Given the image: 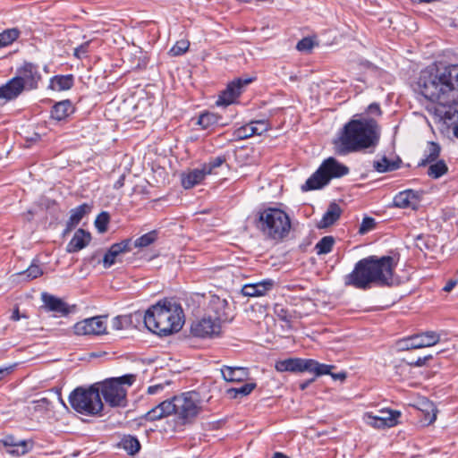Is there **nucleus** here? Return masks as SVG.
I'll return each instance as SVG.
<instances>
[{"label": "nucleus", "mask_w": 458, "mask_h": 458, "mask_svg": "<svg viewBox=\"0 0 458 458\" xmlns=\"http://www.w3.org/2000/svg\"><path fill=\"white\" fill-rule=\"evenodd\" d=\"M441 148L434 141H428L424 151V158L419 163L420 166H425L437 160Z\"/></svg>", "instance_id": "nucleus-29"}, {"label": "nucleus", "mask_w": 458, "mask_h": 458, "mask_svg": "<svg viewBox=\"0 0 458 458\" xmlns=\"http://www.w3.org/2000/svg\"><path fill=\"white\" fill-rule=\"evenodd\" d=\"M223 378L227 382H242L249 377V372L243 367L223 366L220 369Z\"/></svg>", "instance_id": "nucleus-21"}, {"label": "nucleus", "mask_w": 458, "mask_h": 458, "mask_svg": "<svg viewBox=\"0 0 458 458\" xmlns=\"http://www.w3.org/2000/svg\"><path fill=\"white\" fill-rule=\"evenodd\" d=\"M33 447V442L31 440L18 441L15 447L7 449V452L13 455H24L28 454Z\"/></svg>", "instance_id": "nucleus-41"}, {"label": "nucleus", "mask_w": 458, "mask_h": 458, "mask_svg": "<svg viewBox=\"0 0 458 458\" xmlns=\"http://www.w3.org/2000/svg\"><path fill=\"white\" fill-rule=\"evenodd\" d=\"M275 285L272 279L262 280L254 284H244L242 288V293L248 297H259L266 295Z\"/></svg>", "instance_id": "nucleus-18"}, {"label": "nucleus", "mask_w": 458, "mask_h": 458, "mask_svg": "<svg viewBox=\"0 0 458 458\" xmlns=\"http://www.w3.org/2000/svg\"><path fill=\"white\" fill-rule=\"evenodd\" d=\"M69 402L73 410L84 415H97L103 409L99 388L96 386L77 387L71 393Z\"/></svg>", "instance_id": "nucleus-7"}, {"label": "nucleus", "mask_w": 458, "mask_h": 458, "mask_svg": "<svg viewBox=\"0 0 458 458\" xmlns=\"http://www.w3.org/2000/svg\"><path fill=\"white\" fill-rule=\"evenodd\" d=\"M376 226V221L372 217L366 216L362 219V222L359 228V233L365 234L368 232L373 230Z\"/></svg>", "instance_id": "nucleus-50"}, {"label": "nucleus", "mask_w": 458, "mask_h": 458, "mask_svg": "<svg viewBox=\"0 0 458 458\" xmlns=\"http://www.w3.org/2000/svg\"><path fill=\"white\" fill-rule=\"evenodd\" d=\"M349 168L335 157L325 159L318 170L301 186L302 191H314L327 185L331 179L349 174Z\"/></svg>", "instance_id": "nucleus-6"}, {"label": "nucleus", "mask_w": 458, "mask_h": 458, "mask_svg": "<svg viewBox=\"0 0 458 458\" xmlns=\"http://www.w3.org/2000/svg\"><path fill=\"white\" fill-rule=\"evenodd\" d=\"M314 381V378H311L310 380L303 381L300 384V388L301 390L306 389L312 382Z\"/></svg>", "instance_id": "nucleus-63"}, {"label": "nucleus", "mask_w": 458, "mask_h": 458, "mask_svg": "<svg viewBox=\"0 0 458 458\" xmlns=\"http://www.w3.org/2000/svg\"><path fill=\"white\" fill-rule=\"evenodd\" d=\"M208 310L215 314L214 319L217 320L220 324L221 321H225L230 318L229 305L225 299H222L216 295L211 296Z\"/></svg>", "instance_id": "nucleus-17"}, {"label": "nucleus", "mask_w": 458, "mask_h": 458, "mask_svg": "<svg viewBox=\"0 0 458 458\" xmlns=\"http://www.w3.org/2000/svg\"><path fill=\"white\" fill-rule=\"evenodd\" d=\"M416 199V192L406 190L399 192L394 198V206L399 208H406L411 206L412 199Z\"/></svg>", "instance_id": "nucleus-31"}, {"label": "nucleus", "mask_w": 458, "mask_h": 458, "mask_svg": "<svg viewBox=\"0 0 458 458\" xmlns=\"http://www.w3.org/2000/svg\"><path fill=\"white\" fill-rule=\"evenodd\" d=\"M74 84L72 74L55 75L50 79L49 89L62 91L70 89Z\"/></svg>", "instance_id": "nucleus-25"}, {"label": "nucleus", "mask_w": 458, "mask_h": 458, "mask_svg": "<svg viewBox=\"0 0 458 458\" xmlns=\"http://www.w3.org/2000/svg\"><path fill=\"white\" fill-rule=\"evenodd\" d=\"M13 368V366H9V367L0 369V379H2L4 375L10 373L12 371Z\"/></svg>", "instance_id": "nucleus-60"}, {"label": "nucleus", "mask_w": 458, "mask_h": 458, "mask_svg": "<svg viewBox=\"0 0 458 458\" xmlns=\"http://www.w3.org/2000/svg\"><path fill=\"white\" fill-rule=\"evenodd\" d=\"M118 446L123 449L129 455H135L140 450V443L136 437L124 435Z\"/></svg>", "instance_id": "nucleus-30"}, {"label": "nucleus", "mask_w": 458, "mask_h": 458, "mask_svg": "<svg viewBox=\"0 0 458 458\" xmlns=\"http://www.w3.org/2000/svg\"><path fill=\"white\" fill-rule=\"evenodd\" d=\"M341 216V208L336 203H331L318 223L319 228H326L332 225Z\"/></svg>", "instance_id": "nucleus-28"}, {"label": "nucleus", "mask_w": 458, "mask_h": 458, "mask_svg": "<svg viewBox=\"0 0 458 458\" xmlns=\"http://www.w3.org/2000/svg\"><path fill=\"white\" fill-rule=\"evenodd\" d=\"M440 334L435 331H425L420 334L411 335L400 342V347L403 350L420 349L431 347L440 342Z\"/></svg>", "instance_id": "nucleus-11"}, {"label": "nucleus", "mask_w": 458, "mask_h": 458, "mask_svg": "<svg viewBox=\"0 0 458 458\" xmlns=\"http://www.w3.org/2000/svg\"><path fill=\"white\" fill-rule=\"evenodd\" d=\"M400 160L393 161L389 160L386 157H383L380 160L373 162L374 169L378 173L392 172L400 167Z\"/></svg>", "instance_id": "nucleus-32"}, {"label": "nucleus", "mask_w": 458, "mask_h": 458, "mask_svg": "<svg viewBox=\"0 0 458 458\" xmlns=\"http://www.w3.org/2000/svg\"><path fill=\"white\" fill-rule=\"evenodd\" d=\"M225 162V157L223 156L216 157L202 165L207 174H211L214 170L221 166Z\"/></svg>", "instance_id": "nucleus-46"}, {"label": "nucleus", "mask_w": 458, "mask_h": 458, "mask_svg": "<svg viewBox=\"0 0 458 458\" xmlns=\"http://www.w3.org/2000/svg\"><path fill=\"white\" fill-rule=\"evenodd\" d=\"M183 310L180 304L164 300L151 306L144 315L146 327L158 335H168L182 327Z\"/></svg>", "instance_id": "nucleus-4"}, {"label": "nucleus", "mask_w": 458, "mask_h": 458, "mask_svg": "<svg viewBox=\"0 0 458 458\" xmlns=\"http://www.w3.org/2000/svg\"><path fill=\"white\" fill-rule=\"evenodd\" d=\"M20 36L18 29H7L0 33V48L4 47L15 41Z\"/></svg>", "instance_id": "nucleus-39"}, {"label": "nucleus", "mask_w": 458, "mask_h": 458, "mask_svg": "<svg viewBox=\"0 0 458 458\" xmlns=\"http://www.w3.org/2000/svg\"><path fill=\"white\" fill-rule=\"evenodd\" d=\"M420 405V410L424 413V422L427 425H430L437 420V410L434 403L428 400L422 401Z\"/></svg>", "instance_id": "nucleus-33"}, {"label": "nucleus", "mask_w": 458, "mask_h": 458, "mask_svg": "<svg viewBox=\"0 0 458 458\" xmlns=\"http://www.w3.org/2000/svg\"><path fill=\"white\" fill-rule=\"evenodd\" d=\"M23 86L18 79L13 77L8 81L4 85L0 87V99L11 101L18 98L23 91Z\"/></svg>", "instance_id": "nucleus-20"}, {"label": "nucleus", "mask_w": 458, "mask_h": 458, "mask_svg": "<svg viewBox=\"0 0 458 458\" xmlns=\"http://www.w3.org/2000/svg\"><path fill=\"white\" fill-rule=\"evenodd\" d=\"M255 383H246L240 387H233L226 391L227 395L232 399L249 395L256 387Z\"/></svg>", "instance_id": "nucleus-34"}, {"label": "nucleus", "mask_w": 458, "mask_h": 458, "mask_svg": "<svg viewBox=\"0 0 458 458\" xmlns=\"http://www.w3.org/2000/svg\"><path fill=\"white\" fill-rule=\"evenodd\" d=\"M90 233L83 229H78L70 242L67 244L66 250L70 253L78 252L85 248L90 242Z\"/></svg>", "instance_id": "nucleus-23"}, {"label": "nucleus", "mask_w": 458, "mask_h": 458, "mask_svg": "<svg viewBox=\"0 0 458 458\" xmlns=\"http://www.w3.org/2000/svg\"><path fill=\"white\" fill-rule=\"evenodd\" d=\"M113 327L116 330H120L123 328L121 318L119 317H116L113 320Z\"/></svg>", "instance_id": "nucleus-59"}, {"label": "nucleus", "mask_w": 458, "mask_h": 458, "mask_svg": "<svg viewBox=\"0 0 458 458\" xmlns=\"http://www.w3.org/2000/svg\"><path fill=\"white\" fill-rule=\"evenodd\" d=\"M43 274L42 268L36 264H31L25 271L20 273V276H26L28 280L38 278Z\"/></svg>", "instance_id": "nucleus-48"}, {"label": "nucleus", "mask_w": 458, "mask_h": 458, "mask_svg": "<svg viewBox=\"0 0 458 458\" xmlns=\"http://www.w3.org/2000/svg\"><path fill=\"white\" fill-rule=\"evenodd\" d=\"M363 420L368 425L375 428H388L385 425L383 419L378 417L377 414H373V412H366L363 416Z\"/></svg>", "instance_id": "nucleus-43"}, {"label": "nucleus", "mask_w": 458, "mask_h": 458, "mask_svg": "<svg viewBox=\"0 0 458 458\" xmlns=\"http://www.w3.org/2000/svg\"><path fill=\"white\" fill-rule=\"evenodd\" d=\"M201 411L199 394L195 391L185 392L167 399L145 414V420L155 421L174 416L176 424H191Z\"/></svg>", "instance_id": "nucleus-3"}, {"label": "nucleus", "mask_w": 458, "mask_h": 458, "mask_svg": "<svg viewBox=\"0 0 458 458\" xmlns=\"http://www.w3.org/2000/svg\"><path fill=\"white\" fill-rule=\"evenodd\" d=\"M73 112V106L70 100H63L56 103L51 111V117L57 121H62Z\"/></svg>", "instance_id": "nucleus-26"}, {"label": "nucleus", "mask_w": 458, "mask_h": 458, "mask_svg": "<svg viewBox=\"0 0 458 458\" xmlns=\"http://www.w3.org/2000/svg\"><path fill=\"white\" fill-rule=\"evenodd\" d=\"M42 301L44 302L45 308L49 311H54L61 315H66L69 313L67 304L54 295L43 293L41 295Z\"/></svg>", "instance_id": "nucleus-22"}, {"label": "nucleus", "mask_w": 458, "mask_h": 458, "mask_svg": "<svg viewBox=\"0 0 458 458\" xmlns=\"http://www.w3.org/2000/svg\"><path fill=\"white\" fill-rule=\"evenodd\" d=\"M18 441L19 440L14 437L7 436L4 437V439H3V444L7 449H11L12 447H15Z\"/></svg>", "instance_id": "nucleus-56"}, {"label": "nucleus", "mask_w": 458, "mask_h": 458, "mask_svg": "<svg viewBox=\"0 0 458 458\" xmlns=\"http://www.w3.org/2000/svg\"><path fill=\"white\" fill-rule=\"evenodd\" d=\"M191 332L200 338L216 336L221 332V324L209 315L204 316L191 324Z\"/></svg>", "instance_id": "nucleus-13"}, {"label": "nucleus", "mask_w": 458, "mask_h": 458, "mask_svg": "<svg viewBox=\"0 0 458 458\" xmlns=\"http://www.w3.org/2000/svg\"><path fill=\"white\" fill-rule=\"evenodd\" d=\"M170 385V382L165 381L164 383L153 385L148 387L147 393L148 394H157L164 391V389Z\"/></svg>", "instance_id": "nucleus-53"}, {"label": "nucleus", "mask_w": 458, "mask_h": 458, "mask_svg": "<svg viewBox=\"0 0 458 458\" xmlns=\"http://www.w3.org/2000/svg\"><path fill=\"white\" fill-rule=\"evenodd\" d=\"M415 90L427 100L437 103L428 107L436 123L451 125L458 123V64L430 65L423 69Z\"/></svg>", "instance_id": "nucleus-1"}, {"label": "nucleus", "mask_w": 458, "mask_h": 458, "mask_svg": "<svg viewBox=\"0 0 458 458\" xmlns=\"http://www.w3.org/2000/svg\"><path fill=\"white\" fill-rule=\"evenodd\" d=\"M21 318H25V315H21L19 312V309L16 308L11 316V319L13 321H18Z\"/></svg>", "instance_id": "nucleus-58"}, {"label": "nucleus", "mask_w": 458, "mask_h": 458, "mask_svg": "<svg viewBox=\"0 0 458 458\" xmlns=\"http://www.w3.org/2000/svg\"><path fill=\"white\" fill-rule=\"evenodd\" d=\"M109 215L107 212H101L95 220V226L99 233H105L107 230L109 223Z\"/></svg>", "instance_id": "nucleus-47"}, {"label": "nucleus", "mask_w": 458, "mask_h": 458, "mask_svg": "<svg viewBox=\"0 0 458 458\" xmlns=\"http://www.w3.org/2000/svg\"><path fill=\"white\" fill-rule=\"evenodd\" d=\"M190 43L187 40H180L170 49V53L174 56L184 54L189 48Z\"/></svg>", "instance_id": "nucleus-49"}, {"label": "nucleus", "mask_w": 458, "mask_h": 458, "mask_svg": "<svg viewBox=\"0 0 458 458\" xmlns=\"http://www.w3.org/2000/svg\"><path fill=\"white\" fill-rule=\"evenodd\" d=\"M136 380V376L127 374L119 377H112L102 383L99 393L105 401L112 407H124L126 405L127 390L123 386H131Z\"/></svg>", "instance_id": "nucleus-8"}, {"label": "nucleus", "mask_w": 458, "mask_h": 458, "mask_svg": "<svg viewBox=\"0 0 458 458\" xmlns=\"http://www.w3.org/2000/svg\"><path fill=\"white\" fill-rule=\"evenodd\" d=\"M308 359L290 358L276 363V369L279 372H303L307 371Z\"/></svg>", "instance_id": "nucleus-19"}, {"label": "nucleus", "mask_w": 458, "mask_h": 458, "mask_svg": "<svg viewBox=\"0 0 458 458\" xmlns=\"http://www.w3.org/2000/svg\"><path fill=\"white\" fill-rule=\"evenodd\" d=\"M316 45L311 38H304L297 43L296 48L301 52L309 53Z\"/></svg>", "instance_id": "nucleus-51"}, {"label": "nucleus", "mask_w": 458, "mask_h": 458, "mask_svg": "<svg viewBox=\"0 0 458 458\" xmlns=\"http://www.w3.org/2000/svg\"><path fill=\"white\" fill-rule=\"evenodd\" d=\"M89 46V42H85L80 45L78 47L74 49V56H76L79 59L85 57L88 53Z\"/></svg>", "instance_id": "nucleus-54"}, {"label": "nucleus", "mask_w": 458, "mask_h": 458, "mask_svg": "<svg viewBox=\"0 0 458 458\" xmlns=\"http://www.w3.org/2000/svg\"><path fill=\"white\" fill-rule=\"evenodd\" d=\"M376 285L390 286L397 262L391 256H369Z\"/></svg>", "instance_id": "nucleus-10"}, {"label": "nucleus", "mask_w": 458, "mask_h": 458, "mask_svg": "<svg viewBox=\"0 0 458 458\" xmlns=\"http://www.w3.org/2000/svg\"><path fill=\"white\" fill-rule=\"evenodd\" d=\"M250 80L242 81L237 80L229 83L225 90L221 92L218 99L216 101V106H229L233 104L235 99L241 95L242 87L247 85Z\"/></svg>", "instance_id": "nucleus-15"}, {"label": "nucleus", "mask_w": 458, "mask_h": 458, "mask_svg": "<svg viewBox=\"0 0 458 458\" xmlns=\"http://www.w3.org/2000/svg\"><path fill=\"white\" fill-rule=\"evenodd\" d=\"M131 245L132 242L131 239H125L121 242L112 244L103 258L104 267H110L114 265L121 254L131 250Z\"/></svg>", "instance_id": "nucleus-16"}, {"label": "nucleus", "mask_w": 458, "mask_h": 458, "mask_svg": "<svg viewBox=\"0 0 458 458\" xmlns=\"http://www.w3.org/2000/svg\"><path fill=\"white\" fill-rule=\"evenodd\" d=\"M234 136L238 140H245L255 135L251 123L245 124L234 131Z\"/></svg>", "instance_id": "nucleus-45"}, {"label": "nucleus", "mask_w": 458, "mask_h": 458, "mask_svg": "<svg viewBox=\"0 0 458 458\" xmlns=\"http://www.w3.org/2000/svg\"><path fill=\"white\" fill-rule=\"evenodd\" d=\"M307 367H309L307 371L313 372L316 376L331 374V369L334 368V366L321 364L311 359H308Z\"/></svg>", "instance_id": "nucleus-35"}, {"label": "nucleus", "mask_w": 458, "mask_h": 458, "mask_svg": "<svg viewBox=\"0 0 458 458\" xmlns=\"http://www.w3.org/2000/svg\"><path fill=\"white\" fill-rule=\"evenodd\" d=\"M250 123L253 126L255 135H261L269 129V124L265 120L252 121Z\"/></svg>", "instance_id": "nucleus-52"}, {"label": "nucleus", "mask_w": 458, "mask_h": 458, "mask_svg": "<svg viewBox=\"0 0 458 458\" xmlns=\"http://www.w3.org/2000/svg\"><path fill=\"white\" fill-rule=\"evenodd\" d=\"M380 138V128L372 118L352 119L347 123L338 140L336 152L340 155L374 148Z\"/></svg>", "instance_id": "nucleus-2"}, {"label": "nucleus", "mask_w": 458, "mask_h": 458, "mask_svg": "<svg viewBox=\"0 0 458 458\" xmlns=\"http://www.w3.org/2000/svg\"><path fill=\"white\" fill-rule=\"evenodd\" d=\"M274 313L280 320L285 322L288 327H291V322L294 316L287 308L283 304L276 303L274 306Z\"/></svg>", "instance_id": "nucleus-40"}, {"label": "nucleus", "mask_w": 458, "mask_h": 458, "mask_svg": "<svg viewBox=\"0 0 458 458\" xmlns=\"http://www.w3.org/2000/svg\"><path fill=\"white\" fill-rule=\"evenodd\" d=\"M448 172V167L444 160L431 163L428 169V175L433 179H438Z\"/></svg>", "instance_id": "nucleus-36"}, {"label": "nucleus", "mask_w": 458, "mask_h": 458, "mask_svg": "<svg viewBox=\"0 0 458 458\" xmlns=\"http://www.w3.org/2000/svg\"><path fill=\"white\" fill-rule=\"evenodd\" d=\"M156 240L157 232L151 231L136 239L133 244L135 247H147L152 244Z\"/></svg>", "instance_id": "nucleus-44"}, {"label": "nucleus", "mask_w": 458, "mask_h": 458, "mask_svg": "<svg viewBox=\"0 0 458 458\" xmlns=\"http://www.w3.org/2000/svg\"><path fill=\"white\" fill-rule=\"evenodd\" d=\"M368 112L371 114H376L377 116H380L382 112L380 109V106L377 103H372L368 106Z\"/></svg>", "instance_id": "nucleus-57"}, {"label": "nucleus", "mask_w": 458, "mask_h": 458, "mask_svg": "<svg viewBox=\"0 0 458 458\" xmlns=\"http://www.w3.org/2000/svg\"><path fill=\"white\" fill-rule=\"evenodd\" d=\"M335 240L332 236L323 237L315 246L318 254H327L332 250Z\"/></svg>", "instance_id": "nucleus-42"}, {"label": "nucleus", "mask_w": 458, "mask_h": 458, "mask_svg": "<svg viewBox=\"0 0 458 458\" xmlns=\"http://www.w3.org/2000/svg\"><path fill=\"white\" fill-rule=\"evenodd\" d=\"M344 283L345 286L360 290H368L372 284H376L369 257L355 264L353 270L344 276Z\"/></svg>", "instance_id": "nucleus-9"}, {"label": "nucleus", "mask_w": 458, "mask_h": 458, "mask_svg": "<svg viewBox=\"0 0 458 458\" xmlns=\"http://www.w3.org/2000/svg\"><path fill=\"white\" fill-rule=\"evenodd\" d=\"M207 175L203 167L190 170L182 174V185L184 189H191L200 183Z\"/></svg>", "instance_id": "nucleus-24"}, {"label": "nucleus", "mask_w": 458, "mask_h": 458, "mask_svg": "<svg viewBox=\"0 0 458 458\" xmlns=\"http://www.w3.org/2000/svg\"><path fill=\"white\" fill-rule=\"evenodd\" d=\"M432 358L433 356L431 354L424 357H420L415 361L409 362V365L413 367H422Z\"/></svg>", "instance_id": "nucleus-55"}, {"label": "nucleus", "mask_w": 458, "mask_h": 458, "mask_svg": "<svg viewBox=\"0 0 458 458\" xmlns=\"http://www.w3.org/2000/svg\"><path fill=\"white\" fill-rule=\"evenodd\" d=\"M377 415L383 419L385 425L387 427H394L398 423L401 412L393 410H380L377 411Z\"/></svg>", "instance_id": "nucleus-38"}, {"label": "nucleus", "mask_w": 458, "mask_h": 458, "mask_svg": "<svg viewBox=\"0 0 458 458\" xmlns=\"http://www.w3.org/2000/svg\"><path fill=\"white\" fill-rule=\"evenodd\" d=\"M90 207L88 204H81L78 206L77 208L71 210V216L67 222V228L65 230V233L71 231L72 228H74L80 221L83 218V216L89 212Z\"/></svg>", "instance_id": "nucleus-27"}, {"label": "nucleus", "mask_w": 458, "mask_h": 458, "mask_svg": "<svg viewBox=\"0 0 458 458\" xmlns=\"http://www.w3.org/2000/svg\"><path fill=\"white\" fill-rule=\"evenodd\" d=\"M123 184H124V175H122V176L118 179V181L114 183V187L115 189H119V188L123 187Z\"/></svg>", "instance_id": "nucleus-61"}, {"label": "nucleus", "mask_w": 458, "mask_h": 458, "mask_svg": "<svg viewBox=\"0 0 458 458\" xmlns=\"http://www.w3.org/2000/svg\"><path fill=\"white\" fill-rule=\"evenodd\" d=\"M221 117L214 113H204L198 118L197 124L202 129H208L213 125L218 124Z\"/></svg>", "instance_id": "nucleus-37"}, {"label": "nucleus", "mask_w": 458, "mask_h": 458, "mask_svg": "<svg viewBox=\"0 0 458 458\" xmlns=\"http://www.w3.org/2000/svg\"><path fill=\"white\" fill-rule=\"evenodd\" d=\"M455 284H456V283H455V282H454V281H450V282H448V283L445 284V286L444 287V291H445V292H450V291L454 287V285H455Z\"/></svg>", "instance_id": "nucleus-64"}, {"label": "nucleus", "mask_w": 458, "mask_h": 458, "mask_svg": "<svg viewBox=\"0 0 458 458\" xmlns=\"http://www.w3.org/2000/svg\"><path fill=\"white\" fill-rule=\"evenodd\" d=\"M17 73L18 75L15 78L19 80L23 89H34L38 88L41 75L37 65L31 63H25L17 70Z\"/></svg>", "instance_id": "nucleus-14"}, {"label": "nucleus", "mask_w": 458, "mask_h": 458, "mask_svg": "<svg viewBox=\"0 0 458 458\" xmlns=\"http://www.w3.org/2000/svg\"><path fill=\"white\" fill-rule=\"evenodd\" d=\"M106 331V317L101 316L85 318L73 326V332L77 335H98Z\"/></svg>", "instance_id": "nucleus-12"}, {"label": "nucleus", "mask_w": 458, "mask_h": 458, "mask_svg": "<svg viewBox=\"0 0 458 458\" xmlns=\"http://www.w3.org/2000/svg\"><path fill=\"white\" fill-rule=\"evenodd\" d=\"M255 225L266 239L276 242L284 239L292 227L288 214L276 208H267L259 211Z\"/></svg>", "instance_id": "nucleus-5"}, {"label": "nucleus", "mask_w": 458, "mask_h": 458, "mask_svg": "<svg viewBox=\"0 0 458 458\" xmlns=\"http://www.w3.org/2000/svg\"><path fill=\"white\" fill-rule=\"evenodd\" d=\"M331 377L334 378V379H340V380H344L345 377H346V375L345 373H337V374H335V373H331L330 374Z\"/></svg>", "instance_id": "nucleus-62"}]
</instances>
